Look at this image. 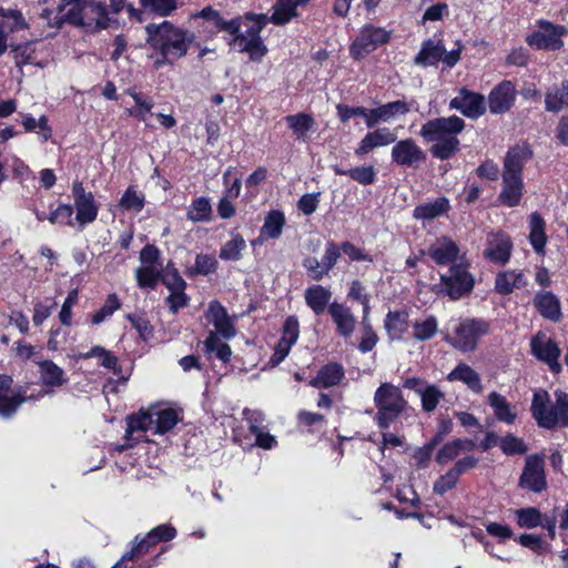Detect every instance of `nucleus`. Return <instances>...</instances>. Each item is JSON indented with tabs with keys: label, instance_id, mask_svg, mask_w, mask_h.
<instances>
[{
	"label": "nucleus",
	"instance_id": "473e14b6",
	"mask_svg": "<svg viewBox=\"0 0 568 568\" xmlns=\"http://www.w3.org/2000/svg\"><path fill=\"white\" fill-rule=\"evenodd\" d=\"M449 382H462L474 393H481L483 385L480 376L467 364H458L448 375Z\"/></svg>",
	"mask_w": 568,
	"mask_h": 568
},
{
	"label": "nucleus",
	"instance_id": "a19ab883",
	"mask_svg": "<svg viewBox=\"0 0 568 568\" xmlns=\"http://www.w3.org/2000/svg\"><path fill=\"white\" fill-rule=\"evenodd\" d=\"M345 372L342 365L329 363L322 367L317 376L311 381V385L315 387H332L341 383Z\"/></svg>",
	"mask_w": 568,
	"mask_h": 568
},
{
	"label": "nucleus",
	"instance_id": "79ce46f5",
	"mask_svg": "<svg viewBox=\"0 0 568 568\" xmlns=\"http://www.w3.org/2000/svg\"><path fill=\"white\" fill-rule=\"evenodd\" d=\"M438 332V321L436 316L429 314L417 318L412 324V336L417 342L432 339Z\"/></svg>",
	"mask_w": 568,
	"mask_h": 568
},
{
	"label": "nucleus",
	"instance_id": "aec40b11",
	"mask_svg": "<svg viewBox=\"0 0 568 568\" xmlns=\"http://www.w3.org/2000/svg\"><path fill=\"white\" fill-rule=\"evenodd\" d=\"M427 255L437 265H453L460 261V258H464L460 256V248L458 244L448 236H439L435 239L427 248Z\"/></svg>",
	"mask_w": 568,
	"mask_h": 568
},
{
	"label": "nucleus",
	"instance_id": "f03ea898",
	"mask_svg": "<svg viewBox=\"0 0 568 568\" xmlns=\"http://www.w3.org/2000/svg\"><path fill=\"white\" fill-rule=\"evenodd\" d=\"M54 19L53 24L49 22L51 27H60L62 21H67L91 31L111 28L116 22L110 17L103 3L93 0H63L60 6V16H55Z\"/></svg>",
	"mask_w": 568,
	"mask_h": 568
},
{
	"label": "nucleus",
	"instance_id": "0eeeda50",
	"mask_svg": "<svg viewBox=\"0 0 568 568\" xmlns=\"http://www.w3.org/2000/svg\"><path fill=\"white\" fill-rule=\"evenodd\" d=\"M556 402H550L549 394L539 389L535 392L531 402V414L538 426L547 429L556 426H568V394L555 392Z\"/></svg>",
	"mask_w": 568,
	"mask_h": 568
},
{
	"label": "nucleus",
	"instance_id": "ddd939ff",
	"mask_svg": "<svg viewBox=\"0 0 568 568\" xmlns=\"http://www.w3.org/2000/svg\"><path fill=\"white\" fill-rule=\"evenodd\" d=\"M488 329V323L483 320H465L456 327L455 336L448 337L447 341L462 352H470L475 349L478 339L486 335Z\"/></svg>",
	"mask_w": 568,
	"mask_h": 568
},
{
	"label": "nucleus",
	"instance_id": "72a5a7b5",
	"mask_svg": "<svg viewBox=\"0 0 568 568\" xmlns=\"http://www.w3.org/2000/svg\"><path fill=\"white\" fill-rule=\"evenodd\" d=\"M134 102V106L126 110L130 116H133L140 121L146 122L148 115L152 113L154 105L153 99L134 88H130L125 91Z\"/></svg>",
	"mask_w": 568,
	"mask_h": 568
},
{
	"label": "nucleus",
	"instance_id": "6e6d98bb",
	"mask_svg": "<svg viewBox=\"0 0 568 568\" xmlns=\"http://www.w3.org/2000/svg\"><path fill=\"white\" fill-rule=\"evenodd\" d=\"M73 206L70 204H60L53 210L48 220L51 224L68 225L78 230L77 217L73 215Z\"/></svg>",
	"mask_w": 568,
	"mask_h": 568
},
{
	"label": "nucleus",
	"instance_id": "0e129e2a",
	"mask_svg": "<svg viewBox=\"0 0 568 568\" xmlns=\"http://www.w3.org/2000/svg\"><path fill=\"white\" fill-rule=\"evenodd\" d=\"M459 480V476L449 468L444 475L439 476L433 485V491L437 495H444L453 489Z\"/></svg>",
	"mask_w": 568,
	"mask_h": 568
},
{
	"label": "nucleus",
	"instance_id": "bb28decb",
	"mask_svg": "<svg viewBox=\"0 0 568 568\" xmlns=\"http://www.w3.org/2000/svg\"><path fill=\"white\" fill-rule=\"evenodd\" d=\"M39 368L42 385L50 388L48 390H42V396L63 386L68 382L64 371L52 361H41L39 363Z\"/></svg>",
	"mask_w": 568,
	"mask_h": 568
},
{
	"label": "nucleus",
	"instance_id": "cd10ccee",
	"mask_svg": "<svg viewBox=\"0 0 568 568\" xmlns=\"http://www.w3.org/2000/svg\"><path fill=\"white\" fill-rule=\"evenodd\" d=\"M311 0H276L268 22L284 26L298 16V8L305 7Z\"/></svg>",
	"mask_w": 568,
	"mask_h": 568
},
{
	"label": "nucleus",
	"instance_id": "39448f33",
	"mask_svg": "<svg viewBox=\"0 0 568 568\" xmlns=\"http://www.w3.org/2000/svg\"><path fill=\"white\" fill-rule=\"evenodd\" d=\"M239 24V31L231 33L234 36L232 45L239 52H245L253 61H261L267 52L260 33L268 23L266 14H246L244 19H235Z\"/></svg>",
	"mask_w": 568,
	"mask_h": 568
},
{
	"label": "nucleus",
	"instance_id": "a211bd4d",
	"mask_svg": "<svg viewBox=\"0 0 568 568\" xmlns=\"http://www.w3.org/2000/svg\"><path fill=\"white\" fill-rule=\"evenodd\" d=\"M531 352L539 359L549 366L550 371L554 373H559L561 371V365L558 362L560 356V348L550 337H548L545 333H538L531 339Z\"/></svg>",
	"mask_w": 568,
	"mask_h": 568
},
{
	"label": "nucleus",
	"instance_id": "393cba45",
	"mask_svg": "<svg viewBox=\"0 0 568 568\" xmlns=\"http://www.w3.org/2000/svg\"><path fill=\"white\" fill-rule=\"evenodd\" d=\"M397 135L388 128H379L365 134L354 150L356 156H365L376 148H382L396 142Z\"/></svg>",
	"mask_w": 568,
	"mask_h": 568
},
{
	"label": "nucleus",
	"instance_id": "a878e982",
	"mask_svg": "<svg viewBox=\"0 0 568 568\" xmlns=\"http://www.w3.org/2000/svg\"><path fill=\"white\" fill-rule=\"evenodd\" d=\"M12 378L0 375V416L9 417L26 400L20 392L12 389Z\"/></svg>",
	"mask_w": 568,
	"mask_h": 568
},
{
	"label": "nucleus",
	"instance_id": "c756f323",
	"mask_svg": "<svg viewBox=\"0 0 568 568\" xmlns=\"http://www.w3.org/2000/svg\"><path fill=\"white\" fill-rule=\"evenodd\" d=\"M524 182L519 175H511L503 173V189L499 194V201L514 207L520 203L523 196Z\"/></svg>",
	"mask_w": 568,
	"mask_h": 568
},
{
	"label": "nucleus",
	"instance_id": "412c9836",
	"mask_svg": "<svg viewBox=\"0 0 568 568\" xmlns=\"http://www.w3.org/2000/svg\"><path fill=\"white\" fill-rule=\"evenodd\" d=\"M511 250L513 242L506 233L491 232L487 236L484 256L495 264H506L510 258Z\"/></svg>",
	"mask_w": 568,
	"mask_h": 568
},
{
	"label": "nucleus",
	"instance_id": "c03bdc74",
	"mask_svg": "<svg viewBox=\"0 0 568 568\" xmlns=\"http://www.w3.org/2000/svg\"><path fill=\"white\" fill-rule=\"evenodd\" d=\"M535 305L539 313L551 321H558L561 316L560 303L550 292H542L536 295Z\"/></svg>",
	"mask_w": 568,
	"mask_h": 568
},
{
	"label": "nucleus",
	"instance_id": "4be33fe9",
	"mask_svg": "<svg viewBox=\"0 0 568 568\" xmlns=\"http://www.w3.org/2000/svg\"><path fill=\"white\" fill-rule=\"evenodd\" d=\"M298 336V320L295 316H288L283 325L281 339L275 346L274 354L271 357V363L273 365H278L288 355Z\"/></svg>",
	"mask_w": 568,
	"mask_h": 568
},
{
	"label": "nucleus",
	"instance_id": "13d9d810",
	"mask_svg": "<svg viewBox=\"0 0 568 568\" xmlns=\"http://www.w3.org/2000/svg\"><path fill=\"white\" fill-rule=\"evenodd\" d=\"M199 16L209 21H212L217 29L224 30L229 33H234L240 29V24L236 20L225 21L223 18H221L217 11L213 10L210 7L201 10Z\"/></svg>",
	"mask_w": 568,
	"mask_h": 568
},
{
	"label": "nucleus",
	"instance_id": "680f3d73",
	"mask_svg": "<svg viewBox=\"0 0 568 568\" xmlns=\"http://www.w3.org/2000/svg\"><path fill=\"white\" fill-rule=\"evenodd\" d=\"M348 178L362 185H371L376 180V170L372 164L347 169Z\"/></svg>",
	"mask_w": 568,
	"mask_h": 568
},
{
	"label": "nucleus",
	"instance_id": "4d7b16f0",
	"mask_svg": "<svg viewBox=\"0 0 568 568\" xmlns=\"http://www.w3.org/2000/svg\"><path fill=\"white\" fill-rule=\"evenodd\" d=\"M120 307L121 302L116 294H109L103 306L91 315V323L93 325H99L103 323L105 320L111 317L113 313L118 311Z\"/></svg>",
	"mask_w": 568,
	"mask_h": 568
},
{
	"label": "nucleus",
	"instance_id": "37998d69",
	"mask_svg": "<svg viewBox=\"0 0 568 568\" xmlns=\"http://www.w3.org/2000/svg\"><path fill=\"white\" fill-rule=\"evenodd\" d=\"M449 210V202L446 197H438L435 201L417 205L413 211L416 220H433L444 215Z\"/></svg>",
	"mask_w": 568,
	"mask_h": 568
},
{
	"label": "nucleus",
	"instance_id": "052dcab7",
	"mask_svg": "<svg viewBox=\"0 0 568 568\" xmlns=\"http://www.w3.org/2000/svg\"><path fill=\"white\" fill-rule=\"evenodd\" d=\"M204 347L206 353H215L223 362H227L232 354L231 347L227 344L222 343L214 332H211L206 337Z\"/></svg>",
	"mask_w": 568,
	"mask_h": 568
},
{
	"label": "nucleus",
	"instance_id": "f257e3e1",
	"mask_svg": "<svg viewBox=\"0 0 568 568\" xmlns=\"http://www.w3.org/2000/svg\"><path fill=\"white\" fill-rule=\"evenodd\" d=\"M148 42L161 54L162 60L155 61V65L173 63L184 57L194 40V34L174 27L169 21L161 24H149L146 27Z\"/></svg>",
	"mask_w": 568,
	"mask_h": 568
},
{
	"label": "nucleus",
	"instance_id": "5fc2aeb1",
	"mask_svg": "<svg viewBox=\"0 0 568 568\" xmlns=\"http://www.w3.org/2000/svg\"><path fill=\"white\" fill-rule=\"evenodd\" d=\"M212 206L207 197L201 196L192 201L187 210V219L192 222H207L211 219Z\"/></svg>",
	"mask_w": 568,
	"mask_h": 568
},
{
	"label": "nucleus",
	"instance_id": "f704fd0d",
	"mask_svg": "<svg viewBox=\"0 0 568 568\" xmlns=\"http://www.w3.org/2000/svg\"><path fill=\"white\" fill-rule=\"evenodd\" d=\"M332 297V292L318 284L312 285L305 291L306 305L316 314L325 312Z\"/></svg>",
	"mask_w": 568,
	"mask_h": 568
},
{
	"label": "nucleus",
	"instance_id": "4468645a",
	"mask_svg": "<svg viewBox=\"0 0 568 568\" xmlns=\"http://www.w3.org/2000/svg\"><path fill=\"white\" fill-rule=\"evenodd\" d=\"M518 486L532 493H541L547 488L544 456L532 454L526 457Z\"/></svg>",
	"mask_w": 568,
	"mask_h": 568
},
{
	"label": "nucleus",
	"instance_id": "4c0bfd02",
	"mask_svg": "<svg viewBox=\"0 0 568 568\" xmlns=\"http://www.w3.org/2000/svg\"><path fill=\"white\" fill-rule=\"evenodd\" d=\"M408 313L406 311L388 312L385 318V328L390 339L399 341L409 328Z\"/></svg>",
	"mask_w": 568,
	"mask_h": 568
},
{
	"label": "nucleus",
	"instance_id": "58836bf2",
	"mask_svg": "<svg viewBox=\"0 0 568 568\" xmlns=\"http://www.w3.org/2000/svg\"><path fill=\"white\" fill-rule=\"evenodd\" d=\"M546 223L541 215L534 212L529 215V242L536 253L542 254L547 244Z\"/></svg>",
	"mask_w": 568,
	"mask_h": 568
},
{
	"label": "nucleus",
	"instance_id": "de8ad7c7",
	"mask_svg": "<svg viewBox=\"0 0 568 568\" xmlns=\"http://www.w3.org/2000/svg\"><path fill=\"white\" fill-rule=\"evenodd\" d=\"M568 106V81L561 82L559 88H552L546 93L545 108L550 112H558Z\"/></svg>",
	"mask_w": 568,
	"mask_h": 568
},
{
	"label": "nucleus",
	"instance_id": "8fccbe9b",
	"mask_svg": "<svg viewBox=\"0 0 568 568\" xmlns=\"http://www.w3.org/2000/svg\"><path fill=\"white\" fill-rule=\"evenodd\" d=\"M145 204L144 194L138 191L136 186L130 185L119 201L122 211L140 213Z\"/></svg>",
	"mask_w": 568,
	"mask_h": 568
},
{
	"label": "nucleus",
	"instance_id": "e2e57ef3",
	"mask_svg": "<svg viewBox=\"0 0 568 568\" xmlns=\"http://www.w3.org/2000/svg\"><path fill=\"white\" fill-rule=\"evenodd\" d=\"M499 447L506 455L525 454L528 449L524 440L513 434L500 438Z\"/></svg>",
	"mask_w": 568,
	"mask_h": 568
},
{
	"label": "nucleus",
	"instance_id": "2f4dec72",
	"mask_svg": "<svg viewBox=\"0 0 568 568\" xmlns=\"http://www.w3.org/2000/svg\"><path fill=\"white\" fill-rule=\"evenodd\" d=\"M475 442L471 439H453L444 444L435 456V460L439 465H446L455 460L462 453L471 452Z\"/></svg>",
	"mask_w": 568,
	"mask_h": 568
},
{
	"label": "nucleus",
	"instance_id": "f8f14e48",
	"mask_svg": "<svg viewBox=\"0 0 568 568\" xmlns=\"http://www.w3.org/2000/svg\"><path fill=\"white\" fill-rule=\"evenodd\" d=\"M538 29L531 32L527 38V43L537 50L556 51L562 48V36L567 29L559 24H554L546 20L537 22Z\"/></svg>",
	"mask_w": 568,
	"mask_h": 568
},
{
	"label": "nucleus",
	"instance_id": "5701e85b",
	"mask_svg": "<svg viewBox=\"0 0 568 568\" xmlns=\"http://www.w3.org/2000/svg\"><path fill=\"white\" fill-rule=\"evenodd\" d=\"M205 317L215 328L216 335L220 334L224 338L235 336V327L233 318L229 315L225 307L217 301H212L205 313Z\"/></svg>",
	"mask_w": 568,
	"mask_h": 568
},
{
	"label": "nucleus",
	"instance_id": "3c124183",
	"mask_svg": "<svg viewBox=\"0 0 568 568\" xmlns=\"http://www.w3.org/2000/svg\"><path fill=\"white\" fill-rule=\"evenodd\" d=\"M285 224V216L278 210L271 211L264 221L261 229V237L277 239L281 236L283 226Z\"/></svg>",
	"mask_w": 568,
	"mask_h": 568
},
{
	"label": "nucleus",
	"instance_id": "c85d7f7f",
	"mask_svg": "<svg viewBox=\"0 0 568 568\" xmlns=\"http://www.w3.org/2000/svg\"><path fill=\"white\" fill-rule=\"evenodd\" d=\"M531 156L532 152L527 144L515 145L505 156L504 173L521 176L523 168Z\"/></svg>",
	"mask_w": 568,
	"mask_h": 568
},
{
	"label": "nucleus",
	"instance_id": "09e8293b",
	"mask_svg": "<svg viewBox=\"0 0 568 568\" xmlns=\"http://www.w3.org/2000/svg\"><path fill=\"white\" fill-rule=\"evenodd\" d=\"M245 248L244 237L239 233L232 234V237L221 246L220 258L232 262L240 261Z\"/></svg>",
	"mask_w": 568,
	"mask_h": 568
},
{
	"label": "nucleus",
	"instance_id": "69168bd1",
	"mask_svg": "<svg viewBox=\"0 0 568 568\" xmlns=\"http://www.w3.org/2000/svg\"><path fill=\"white\" fill-rule=\"evenodd\" d=\"M126 318L136 329L143 341H149L153 336V327L143 314H128Z\"/></svg>",
	"mask_w": 568,
	"mask_h": 568
},
{
	"label": "nucleus",
	"instance_id": "b1692460",
	"mask_svg": "<svg viewBox=\"0 0 568 568\" xmlns=\"http://www.w3.org/2000/svg\"><path fill=\"white\" fill-rule=\"evenodd\" d=\"M516 97L515 85L505 80L496 85L488 95L489 111L494 114L507 112L514 104Z\"/></svg>",
	"mask_w": 568,
	"mask_h": 568
},
{
	"label": "nucleus",
	"instance_id": "ea45409f",
	"mask_svg": "<svg viewBox=\"0 0 568 568\" xmlns=\"http://www.w3.org/2000/svg\"><path fill=\"white\" fill-rule=\"evenodd\" d=\"M445 53V47L440 41L425 40L420 51L415 58V63L423 67L436 65Z\"/></svg>",
	"mask_w": 568,
	"mask_h": 568
},
{
	"label": "nucleus",
	"instance_id": "1a4fd4ad",
	"mask_svg": "<svg viewBox=\"0 0 568 568\" xmlns=\"http://www.w3.org/2000/svg\"><path fill=\"white\" fill-rule=\"evenodd\" d=\"M474 285L475 278L464 258L450 265L448 272L440 275L442 291L452 300H459L469 294Z\"/></svg>",
	"mask_w": 568,
	"mask_h": 568
},
{
	"label": "nucleus",
	"instance_id": "6e6552de",
	"mask_svg": "<svg viewBox=\"0 0 568 568\" xmlns=\"http://www.w3.org/2000/svg\"><path fill=\"white\" fill-rule=\"evenodd\" d=\"M377 409L375 422L382 429H387L406 409L407 400L399 387L390 383H382L374 394Z\"/></svg>",
	"mask_w": 568,
	"mask_h": 568
},
{
	"label": "nucleus",
	"instance_id": "f3484780",
	"mask_svg": "<svg viewBox=\"0 0 568 568\" xmlns=\"http://www.w3.org/2000/svg\"><path fill=\"white\" fill-rule=\"evenodd\" d=\"M176 536V529L163 524L153 528L144 538L123 555V559H135L146 554L149 549L160 541H170Z\"/></svg>",
	"mask_w": 568,
	"mask_h": 568
},
{
	"label": "nucleus",
	"instance_id": "423d86ee",
	"mask_svg": "<svg viewBox=\"0 0 568 568\" xmlns=\"http://www.w3.org/2000/svg\"><path fill=\"white\" fill-rule=\"evenodd\" d=\"M239 24V31L231 33L234 36L232 45L239 52H245L253 61H261L267 52L260 33L268 23L266 14H246L244 19H235Z\"/></svg>",
	"mask_w": 568,
	"mask_h": 568
},
{
	"label": "nucleus",
	"instance_id": "2eb2a0df",
	"mask_svg": "<svg viewBox=\"0 0 568 568\" xmlns=\"http://www.w3.org/2000/svg\"><path fill=\"white\" fill-rule=\"evenodd\" d=\"M403 387L413 390L420 397L422 408L426 413L434 412L445 397L444 392L437 385L420 377L406 378L403 382Z\"/></svg>",
	"mask_w": 568,
	"mask_h": 568
},
{
	"label": "nucleus",
	"instance_id": "c9c22d12",
	"mask_svg": "<svg viewBox=\"0 0 568 568\" xmlns=\"http://www.w3.org/2000/svg\"><path fill=\"white\" fill-rule=\"evenodd\" d=\"M488 404L493 408L494 415L499 422H503L507 425L515 423L517 413L505 396L496 392H491L488 395Z\"/></svg>",
	"mask_w": 568,
	"mask_h": 568
},
{
	"label": "nucleus",
	"instance_id": "338daca9",
	"mask_svg": "<svg viewBox=\"0 0 568 568\" xmlns=\"http://www.w3.org/2000/svg\"><path fill=\"white\" fill-rule=\"evenodd\" d=\"M379 119L383 122H388L396 115L405 114L409 111L407 104L404 101H394L381 105L379 108Z\"/></svg>",
	"mask_w": 568,
	"mask_h": 568
},
{
	"label": "nucleus",
	"instance_id": "9b49d317",
	"mask_svg": "<svg viewBox=\"0 0 568 568\" xmlns=\"http://www.w3.org/2000/svg\"><path fill=\"white\" fill-rule=\"evenodd\" d=\"M390 39V31L373 24L364 26L356 39L353 41L349 52L355 60H361L379 45L385 44Z\"/></svg>",
	"mask_w": 568,
	"mask_h": 568
},
{
	"label": "nucleus",
	"instance_id": "6ab92c4d",
	"mask_svg": "<svg viewBox=\"0 0 568 568\" xmlns=\"http://www.w3.org/2000/svg\"><path fill=\"white\" fill-rule=\"evenodd\" d=\"M426 155L412 139L397 141L392 148V161L400 166L417 168Z\"/></svg>",
	"mask_w": 568,
	"mask_h": 568
},
{
	"label": "nucleus",
	"instance_id": "7c9ffc66",
	"mask_svg": "<svg viewBox=\"0 0 568 568\" xmlns=\"http://www.w3.org/2000/svg\"><path fill=\"white\" fill-rule=\"evenodd\" d=\"M328 313L342 336L348 337L353 334L356 320L348 307L339 303H332L328 306Z\"/></svg>",
	"mask_w": 568,
	"mask_h": 568
},
{
	"label": "nucleus",
	"instance_id": "bf43d9fd",
	"mask_svg": "<svg viewBox=\"0 0 568 568\" xmlns=\"http://www.w3.org/2000/svg\"><path fill=\"white\" fill-rule=\"evenodd\" d=\"M91 357H97L101 359V365L109 369H115L118 364V358L108 349L102 346H93L89 352L80 353L78 358L89 359Z\"/></svg>",
	"mask_w": 568,
	"mask_h": 568
},
{
	"label": "nucleus",
	"instance_id": "dca6fc26",
	"mask_svg": "<svg viewBox=\"0 0 568 568\" xmlns=\"http://www.w3.org/2000/svg\"><path fill=\"white\" fill-rule=\"evenodd\" d=\"M449 108L469 119H477L486 111V99L480 93L462 88L458 95L450 100Z\"/></svg>",
	"mask_w": 568,
	"mask_h": 568
},
{
	"label": "nucleus",
	"instance_id": "774afa93",
	"mask_svg": "<svg viewBox=\"0 0 568 568\" xmlns=\"http://www.w3.org/2000/svg\"><path fill=\"white\" fill-rule=\"evenodd\" d=\"M69 331L62 327L51 328L47 346L50 351L62 349L69 343Z\"/></svg>",
	"mask_w": 568,
	"mask_h": 568
},
{
	"label": "nucleus",
	"instance_id": "864d4df0",
	"mask_svg": "<svg viewBox=\"0 0 568 568\" xmlns=\"http://www.w3.org/2000/svg\"><path fill=\"white\" fill-rule=\"evenodd\" d=\"M520 528L534 529L542 524V515L536 507H525L514 511Z\"/></svg>",
	"mask_w": 568,
	"mask_h": 568
},
{
	"label": "nucleus",
	"instance_id": "603ef678",
	"mask_svg": "<svg viewBox=\"0 0 568 568\" xmlns=\"http://www.w3.org/2000/svg\"><path fill=\"white\" fill-rule=\"evenodd\" d=\"M162 265H141L135 270L138 285L141 288H154L160 280Z\"/></svg>",
	"mask_w": 568,
	"mask_h": 568
},
{
	"label": "nucleus",
	"instance_id": "20e7f679",
	"mask_svg": "<svg viewBox=\"0 0 568 568\" xmlns=\"http://www.w3.org/2000/svg\"><path fill=\"white\" fill-rule=\"evenodd\" d=\"M465 122L457 115L437 118L427 121L420 129V135L433 142L430 153L439 160H448L459 150L457 135L464 130Z\"/></svg>",
	"mask_w": 568,
	"mask_h": 568
},
{
	"label": "nucleus",
	"instance_id": "9d476101",
	"mask_svg": "<svg viewBox=\"0 0 568 568\" xmlns=\"http://www.w3.org/2000/svg\"><path fill=\"white\" fill-rule=\"evenodd\" d=\"M73 210L78 222V230L82 231L87 225L93 223L100 210L99 203L92 192L84 189L80 180L72 182Z\"/></svg>",
	"mask_w": 568,
	"mask_h": 568
},
{
	"label": "nucleus",
	"instance_id": "7ed1b4c3",
	"mask_svg": "<svg viewBox=\"0 0 568 568\" xmlns=\"http://www.w3.org/2000/svg\"><path fill=\"white\" fill-rule=\"evenodd\" d=\"M182 420L181 410L163 406H151L146 410H140L136 415L129 416L126 419V443L116 447L122 452L132 446L130 443L134 433L151 432L155 435H164L172 430Z\"/></svg>",
	"mask_w": 568,
	"mask_h": 568
},
{
	"label": "nucleus",
	"instance_id": "e433bc0d",
	"mask_svg": "<svg viewBox=\"0 0 568 568\" xmlns=\"http://www.w3.org/2000/svg\"><path fill=\"white\" fill-rule=\"evenodd\" d=\"M285 122L292 130L294 138L302 142H306L308 140V132L315 125L314 118L304 112L285 116Z\"/></svg>",
	"mask_w": 568,
	"mask_h": 568
},
{
	"label": "nucleus",
	"instance_id": "49530a36",
	"mask_svg": "<svg viewBox=\"0 0 568 568\" xmlns=\"http://www.w3.org/2000/svg\"><path fill=\"white\" fill-rule=\"evenodd\" d=\"M525 285L524 276L520 272L504 271L497 274L495 288L499 294H509L515 288Z\"/></svg>",
	"mask_w": 568,
	"mask_h": 568
},
{
	"label": "nucleus",
	"instance_id": "a18cd8bd",
	"mask_svg": "<svg viewBox=\"0 0 568 568\" xmlns=\"http://www.w3.org/2000/svg\"><path fill=\"white\" fill-rule=\"evenodd\" d=\"M245 415L251 424L250 430L255 436V444L264 449L273 448L276 445L275 437L256 425L257 422L263 419L262 414L260 412H245Z\"/></svg>",
	"mask_w": 568,
	"mask_h": 568
}]
</instances>
